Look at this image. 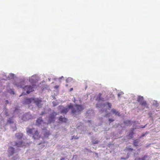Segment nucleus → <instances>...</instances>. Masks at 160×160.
Wrapping results in <instances>:
<instances>
[{
	"label": "nucleus",
	"mask_w": 160,
	"mask_h": 160,
	"mask_svg": "<svg viewBox=\"0 0 160 160\" xmlns=\"http://www.w3.org/2000/svg\"><path fill=\"white\" fill-rule=\"evenodd\" d=\"M68 107L71 109L72 112L75 114H79L83 109L81 105L78 104H75L73 106L70 105H69Z\"/></svg>",
	"instance_id": "1"
},
{
	"label": "nucleus",
	"mask_w": 160,
	"mask_h": 160,
	"mask_svg": "<svg viewBox=\"0 0 160 160\" xmlns=\"http://www.w3.org/2000/svg\"><path fill=\"white\" fill-rule=\"evenodd\" d=\"M20 87L23 88L24 91H26V92L28 94H29L30 92L34 91L33 88H36V85L35 84H33L32 85V86L28 85L25 86L24 87H23L22 86L20 85Z\"/></svg>",
	"instance_id": "2"
},
{
	"label": "nucleus",
	"mask_w": 160,
	"mask_h": 160,
	"mask_svg": "<svg viewBox=\"0 0 160 160\" xmlns=\"http://www.w3.org/2000/svg\"><path fill=\"white\" fill-rule=\"evenodd\" d=\"M32 101L33 102L35 103L36 105L38 106H39V104L42 102V100L38 98H27L26 100V102L28 104H30Z\"/></svg>",
	"instance_id": "3"
},
{
	"label": "nucleus",
	"mask_w": 160,
	"mask_h": 160,
	"mask_svg": "<svg viewBox=\"0 0 160 160\" xmlns=\"http://www.w3.org/2000/svg\"><path fill=\"white\" fill-rule=\"evenodd\" d=\"M57 114H58L57 112H52V113L50 114L48 117V122L50 123L51 122L54 121H55L56 117Z\"/></svg>",
	"instance_id": "4"
},
{
	"label": "nucleus",
	"mask_w": 160,
	"mask_h": 160,
	"mask_svg": "<svg viewBox=\"0 0 160 160\" xmlns=\"http://www.w3.org/2000/svg\"><path fill=\"white\" fill-rule=\"evenodd\" d=\"M29 146V144L27 142L20 141L18 142H16L15 145V146L19 147H26Z\"/></svg>",
	"instance_id": "5"
},
{
	"label": "nucleus",
	"mask_w": 160,
	"mask_h": 160,
	"mask_svg": "<svg viewBox=\"0 0 160 160\" xmlns=\"http://www.w3.org/2000/svg\"><path fill=\"white\" fill-rule=\"evenodd\" d=\"M58 108L59 109H61V113L63 114H66L68 112L70 108L68 107V108H65L62 106H59Z\"/></svg>",
	"instance_id": "6"
},
{
	"label": "nucleus",
	"mask_w": 160,
	"mask_h": 160,
	"mask_svg": "<svg viewBox=\"0 0 160 160\" xmlns=\"http://www.w3.org/2000/svg\"><path fill=\"white\" fill-rule=\"evenodd\" d=\"M32 116L29 113H26L24 114L22 117V120L26 121L31 118Z\"/></svg>",
	"instance_id": "7"
},
{
	"label": "nucleus",
	"mask_w": 160,
	"mask_h": 160,
	"mask_svg": "<svg viewBox=\"0 0 160 160\" xmlns=\"http://www.w3.org/2000/svg\"><path fill=\"white\" fill-rule=\"evenodd\" d=\"M15 137L18 140H21L23 137V134L22 133L18 132L15 134Z\"/></svg>",
	"instance_id": "8"
},
{
	"label": "nucleus",
	"mask_w": 160,
	"mask_h": 160,
	"mask_svg": "<svg viewBox=\"0 0 160 160\" xmlns=\"http://www.w3.org/2000/svg\"><path fill=\"white\" fill-rule=\"evenodd\" d=\"M34 133L33 136V138L34 139H38L39 138L40 136L39 135V133L37 130L34 131Z\"/></svg>",
	"instance_id": "9"
},
{
	"label": "nucleus",
	"mask_w": 160,
	"mask_h": 160,
	"mask_svg": "<svg viewBox=\"0 0 160 160\" xmlns=\"http://www.w3.org/2000/svg\"><path fill=\"white\" fill-rule=\"evenodd\" d=\"M14 148L12 147H10L8 149V152L9 154L12 155H13L14 153Z\"/></svg>",
	"instance_id": "10"
},
{
	"label": "nucleus",
	"mask_w": 160,
	"mask_h": 160,
	"mask_svg": "<svg viewBox=\"0 0 160 160\" xmlns=\"http://www.w3.org/2000/svg\"><path fill=\"white\" fill-rule=\"evenodd\" d=\"M35 131L34 128H27V132L28 134H32L34 131Z\"/></svg>",
	"instance_id": "11"
},
{
	"label": "nucleus",
	"mask_w": 160,
	"mask_h": 160,
	"mask_svg": "<svg viewBox=\"0 0 160 160\" xmlns=\"http://www.w3.org/2000/svg\"><path fill=\"white\" fill-rule=\"evenodd\" d=\"M43 122L42 117H39L36 121V125H39Z\"/></svg>",
	"instance_id": "12"
},
{
	"label": "nucleus",
	"mask_w": 160,
	"mask_h": 160,
	"mask_svg": "<svg viewBox=\"0 0 160 160\" xmlns=\"http://www.w3.org/2000/svg\"><path fill=\"white\" fill-rule=\"evenodd\" d=\"M58 120L60 122H66L67 121V119L64 117H63L62 116H60Z\"/></svg>",
	"instance_id": "13"
},
{
	"label": "nucleus",
	"mask_w": 160,
	"mask_h": 160,
	"mask_svg": "<svg viewBox=\"0 0 160 160\" xmlns=\"http://www.w3.org/2000/svg\"><path fill=\"white\" fill-rule=\"evenodd\" d=\"M102 94L101 93H99L97 96L96 98V100L97 101H100L101 100L102 101H104V98H102L101 97Z\"/></svg>",
	"instance_id": "14"
},
{
	"label": "nucleus",
	"mask_w": 160,
	"mask_h": 160,
	"mask_svg": "<svg viewBox=\"0 0 160 160\" xmlns=\"http://www.w3.org/2000/svg\"><path fill=\"white\" fill-rule=\"evenodd\" d=\"M134 129L132 128L131 130L128 135L129 138L131 139L132 138L133 135L134 134Z\"/></svg>",
	"instance_id": "15"
},
{
	"label": "nucleus",
	"mask_w": 160,
	"mask_h": 160,
	"mask_svg": "<svg viewBox=\"0 0 160 160\" xmlns=\"http://www.w3.org/2000/svg\"><path fill=\"white\" fill-rule=\"evenodd\" d=\"M111 112L112 113L114 114H115V115H117L118 116H120V113L118 112L115 109H112L111 110Z\"/></svg>",
	"instance_id": "16"
},
{
	"label": "nucleus",
	"mask_w": 160,
	"mask_h": 160,
	"mask_svg": "<svg viewBox=\"0 0 160 160\" xmlns=\"http://www.w3.org/2000/svg\"><path fill=\"white\" fill-rule=\"evenodd\" d=\"M143 100V97L139 96L138 98L137 101L140 102H141Z\"/></svg>",
	"instance_id": "17"
},
{
	"label": "nucleus",
	"mask_w": 160,
	"mask_h": 160,
	"mask_svg": "<svg viewBox=\"0 0 160 160\" xmlns=\"http://www.w3.org/2000/svg\"><path fill=\"white\" fill-rule=\"evenodd\" d=\"M140 104L144 107L147 106V103L145 101L143 100L141 102H140Z\"/></svg>",
	"instance_id": "18"
},
{
	"label": "nucleus",
	"mask_w": 160,
	"mask_h": 160,
	"mask_svg": "<svg viewBox=\"0 0 160 160\" xmlns=\"http://www.w3.org/2000/svg\"><path fill=\"white\" fill-rule=\"evenodd\" d=\"M50 135L49 132H46L44 134V136L45 137H48Z\"/></svg>",
	"instance_id": "19"
},
{
	"label": "nucleus",
	"mask_w": 160,
	"mask_h": 160,
	"mask_svg": "<svg viewBox=\"0 0 160 160\" xmlns=\"http://www.w3.org/2000/svg\"><path fill=\"white\" fill-rule=\"evenodd\" d=\"M124 123L126 125H129L131 124V122L130 120H127L124 121Z\"/></svg>",
	"instance_id": "20"
},
{
	"label": "nucleus",
	"mask_w": 160,
	"mask_h": 160,
	"mask_svg": "<svg viewBox=\"0 0 160 160\" xmlns=\"http://www.w3.org/2000/svg\"><path fill=\"white\" fill-rule=\"evenodd\" d=\"M7 123L10 124L12 123H13V121L12 119L9 118L7 121Z\"/></svg>",
	"instance_id": "21"
},
{
	"label": "nucleus",
	"mask_w": 160,
	"mask_h": 160,
	"mask_svg": "<svg viewBox=\"0 0 160 160\" xmlns=\"http://www.w3.org/2000/svg\"><path fill=\"white\" fill-rule=\"evenodd\" d=\"M133 145L135 146H137L138 145V142L137 140H135L133 142Z\"/></svg>",
	"instance_id": "22"
},
{
	"label": "nucleus",
	"mask_w": 160,
	"mask_h": 160,
	"mask_svg": "<svg viewBox=\"0 0 160 160\" xmlns=\"http://www.w3.org/2000/svg\"><path fill=\"white\" fill-rule=\"evenodd\" d=\"M72 80V78H67L66 80V81L67 82H68Z\"/></svg>",
	"instance_id": "23"
},
{
	"label": "nucleus",
	"mask_w": 160,
	"mask_h": 160,
	"mask_svg": "<svg viewBox=\"0 0 160 160\" xmlns=\"http://www.w3.org/2000/svg\"><path fill=\"white\" fill-rule=\"evenodd\" d=\"M107 105H108V107L109 108H111L112 107L111 104L108 102H107Z\"/></svg>",
	"instance_id": "24"
},
{
	"label": "nucleus",
	"mask_w": 160,
	"mask_h": 160,
	"mask_svg": "<svg viewBox=\"0 0 160 160\" xmlns=\"http://www.w3.org/2000/svg\"><path fill=\"white\" fill-rule=\"evenodd\" d=\"M147 156H144L143 157L141 158V160H145L146 158H147Z\"/></svg>",
	"instance_id": "25"
},
{
	"label": "nucleus",
	"mask_w": 160,
	"mask_h": 160,
	"mask_svg": "<svg viewBox=\"0 0 160 160\" xmlns=\"http://www.w3.org/2000/svg\"><path fill=\"white\" fill-rule=\"evenodd\" d=\"M5 115L6 116H9V115L8 114V111H7V110H5Z\"/></svg>",
	"instance_id": "26"
},
{
	"label": "nucleus",
	"mask_w": 160,
	"mask_h": 160,
	"mask_svg": "<svg viewBox=\"0 0 160 160\" xmlns=\"http://www.w3.org/2000/svg\"><path fill=\"white\" fill-rule=\"evenodd\" d=\"M98 141L97 140L96 141H95V142H93V143L94 144H97L98 143Z\"/></svg>",
	"instance_id": "27"
},
{
	"label": "nucleus",
	"mask_w": 160,
	"mask_h": 160,
	"mask_svg": "<svg viewBox=\"0 0 160 160\" xmlns=\"http://www.w3.org/2000/svg\"><path fill=\"white\" fill-rule=\"evenodd\" d=\"M109 121L110 122H113L114 121V119H109Z\"/></svg>",
	"instance_id": "28"
},
{
	"label": "nucleus",
	"mask_w": 160,
	"mask_h": 160,
	"mask_svg": "<svg viewBox=\"0 0 160 160\" xmlns=\"http://www.w3.org/2000/svg\"><path fill=\"white\" fill-rule=\"evenodd\" d=\"M110 113H108L107 114H106L105 115V117H109L110 116Z\"/></svg>",
	"instance_id": "29"
},
{
	"label": "nucleus",
	"mask_w": 160,
	"mask_h": 160,
	"mask_svg": "<svg viewBox=\"0 0 160 160\" xmlns=\"http://www.w3.org/2000/svg\"><path fill=\"white\" fill-rule=\"evenodd\" d=\"M45 113V111L44 112H42L40 114L41 115H43Z\"/></svg>",
	"instance_id": "30"
},
{
	"label": "nucleus",
	"mask_w": 160,
	"mask_h": 160,
	"mask_svg": "<svg viewBox=\"0 0 160 160\" xmlns=\"http://www.w3.org/2000/svg\"><path fill=\"white\" fill-rule=\"evenodd\" d=\"M135 160H141V158H135Z\"/></svg>",
	"instance_id": "31"
},
{
	"label": "nucleus",
	"mask_w": 160,
	"mask_h": 160,
	"mask_svg": "<svg viewBox=\"0 0 160 160\" xmlns=\"http://www.w3.org/2000/svg\"><path fill=\"white\" fill-rule=\"evenodd\" d=\"M73 90V88H71L70 89L69 91H70V92H71V91H72Z\"/></svg>",
	"instance_id": "32"
},
{
	"label": "nucleus",
	"mask_w": 160,
	"mask_h": 160,
	"mask_svg": "<svg viewBox=\"0 0 160 160\" xmlns=\"http://www.w3.org/2000/svg\"><path fill=\"white\" fill-rule=\"evenodd\" d=\"M58 86H57V85L55 86V88H58Z\"/></svg>",
	"instance_id": "33"
},
{
	"label": "nucleus",
	"mask_w": 160,
	"mask_h": 160,
	"mask_svg": "<svg viewBox=\"0 0 160 160\" xmlns=\"http://www.w3.org/2000/svg\"><path fill=\"white\" fill-rule=\"evenodd\" d=\"M146 125H145V126H143V127H141V128H144L145 127V126H146Z\"/></svg>",
	"instance_id": "34"
},
{
	"label": "nucleus",
	"mask_w": 160,
	"mask_h": 160,
	"mask_svg": "<svg viewBox=\"0 0 160 160\" xmlns=\"http://www.w3.org/2000/svg\"><path fill=\"white\" fill-rule=\"evenodd\" d=\"M121 95V94H120V93H118V97H120Z\"/></svg>",
	"instance_id": "35"
},
{
	"label": "nucleus",
	"mask_w": 160,
	"mask_h": 160,
	"mask_svg": "<svg viewBox=\"0 0 160 160\" xmlns=\"http://www.w3.org/2000/svg\"><path fill=\"white\" fill-rule=\"evenodd\" d=\"M64 159V158H62L60 160H63Z\"/></svg>",
	"instance_id": "36"
},
{
	"label": "nucleus",
	"mask_w": 160,
	"mask_h": 160,
	"mask_svg": "<svg viewBox=\"0 0 160 160\" xmlns=\"http://www.w3.org/2000/svg\"><path fill=\"white\" fill-rule=\"evenodd\" d=\"M145 136V134H143L142 135V137H144Z\"/></svg>",
	"instance_id": "37"
},
{
	"label": "nucleus",
	"mask_w": 160,
	"mask_h": 160,
	"mask_svg": "<svg viewBox=\"0 0 160 160\" xmlns=\"http://www.w3.org/2000/svg\"><path fill=\"white\" fill-rule=\"evenodd\" d=\"M121 159H125V158H121Z\"/></svg>",
	"instance_id": "38"
},
{
	"label": "nucleus",
	"mask_w": 160,
	"mask_h": 160,
	"mask_svg": "<svg viewBox=\"0 0 160 160\" xmlns=\"http://www.w3.org/2000/svg\"><path fill=\"white\" fill-rule=\"evenodd\" d=\"M53 106H56V105H55L54 104V102H53Z\"/></svg>",
	"instance_id": "39"
},
{
	"label": "nucleus",
	"mask_w": 160,
	"mask_h": 160,
	"mask_svg": "<svg viewBox=\"0 0 160 160\" xmlns=\"http://www.w3.org/2000/svg\"><path fill=\"white\" fill-rule=\"evenodd\" d=\"M66 87H67V86H68V84H66Z\"/></svg>",
	"instance_id": "40"
},
{
	"label": "nucleus",
	"mask_w": 160,
	"mask_h": 160,
	"mask_svg": "<svg viewBox=\"0 0 160 160\" xmlns=\"http://www.w3.org/2000/svg\"><path fill=\"white\" fill-rule=\"evenodd\" d=\"M73 138H73V137H72V138L71 139H72H72H73Z\"/></svg>",
	"instance_id": "41"
},
{
	"label": "nucleus",
	"mask_w": 160,
	"mask_h": 160,
	"mask_svg": "<svg viewBox=\"0 0 160 160\" xmlns=\"http://www.w3.org/2000/svg\"><path fill=\"white\" fill-rule=\"evenodd\" d=\"M130 149H131L132 150H133V149H132V148H130Z\"/></svg>",
	"instance_id": "42"
},
{
	"label": "nucleus",
	"mask_w": 160,
	"mask_h": 160,
	"mask_svg": "<svg viewBox=\"0 0 160 160\" xmlns=\"http://www.w3.org/2000/svg\"><path fill=\"white\" fill-rule=\"evenodd\" d=\"M97 107H98V105H97Z\"/></svg>",
	"instance_id": "43"
},
{
	"label": "nucleus",
	"mask_w": 160,
	"mask_h": 160,
	"mask_svg": "<svg viewBox=\"0 0 160 160\" xmlns=\"http://www.w3.org/2000/svg\"><path fill=\"white\" fill-rule=\"evenodd\" d=\"M7 102H8V101H6Z\"/></svg>",
	"instance_id": "44"
}]
</instances>
